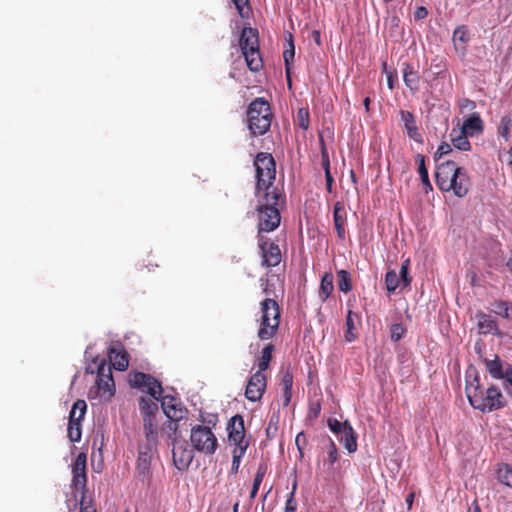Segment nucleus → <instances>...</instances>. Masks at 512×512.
<instances>
[{
  "label": "nucleus",
  "instance_id": "obj_2",
  "mask_svg": "<svg viewBox=\"0 0 512 512\" xmlns=\"http://www.w3.org/2000/svg\"><path fill=\"white\" fill-rule=\"evenodd\" d=\"M473 373L474 376L472 377L470 372H467L465 388L470 405L484 413L503 408L506 401L499 388L492 385L484 390L475 370H473Z\"/></svg>",
  "mask_w": 512,
  "mask_h": 512
},
{
  "label": "nucleus",
  "instance_id": "obj_61",
  "mask_svg": "<svg viewBox=\"0 0 512 512\" xmlns=\"http://www.w3.org/2000/svg\"><path fill=\"white\" fill-rule=\"evenodd\" d=\"M388 86H389L390 89L393 88V80H392V76L391 75L388 76Z\"/></svg>",
  "mask_w": 512,
  "mask_h": 512
},
{
  "label": "nucleus",
  "instance_id": "obj_45",
  "mask_svg": "<svg viewBox=\"0 0 512 512\" xmlns=\"http://www.w3.org/2000/svg\"><path fill=\"white\" fill-rule=\"evenodd\" d=\"M512 126V119L509 116H503L500 120V124L498 127V134L502 136L505 140H508L509 131Z\"/></svg>",
  "mask_w": 512,
  "mask_h": 512
},
{
  "label": "nucleus",
  "instance_id": "obj_47",
  "mask_svg": "<svg viewBox=\"0 0 512 512\" xmlns=\"http://www.w3.org/2000/svg\"><path fill=\"white\" fill-rule=\"evenodd\" d=\"M398 275L402 281L403 287L410 285L411 277L409 276V260L402 262L400 273Z\"/></svg>",
  "mask_w": 512,
  "mask_h": 512
},
{
  "label": "nucleus",
  "instance_id": "obj_18",
  "mask_svg": "<svg viewBox=\"0 0 512 512\" xmlns=\"http://www.w3.org/2000/svg\"><path fill=\"white\" fill-rule=\"evenodd\" d=\"M453 45L456 53L460 57H464L466 54V46L470 41V31L467 26H458L453 32Z\"/></svg>",
  "mask_w": 512,
  "mask_h": 512
},
{
  "label": "nucleus",
  "instance_id": "obj_55",
  "mask_svg": "<svg viewBox=\"0 0 512 512\" xmlns=\"http://www.w3.org/2000/svg\"><path fill=\"white\" fill-rule=\"evenodd\" d=\"M305 443H306L305 434L303 432L298 433L296 436V439H295V444L300 453H302V449H303V446L305 445Z\"/></svg>",
  "mask_w": 512,
  "mask_h": 512
},
{
  "label": "nucleus",
  "instance_id": "obj_23",
  "mask_svg": "<svg viewBox=\"0 0 512 512\" xmlns=\"http://www.w3.org/2000/svg\"><path fill=\"white\" fill-rule=\"evenodd\" d=\"M108 356L113 367L118 371H124L129 365L126 352L122 351L120 348L115 346L110 347Z\"/></svg>",
  "mask_w": 512,
  "mask_h": 512
},
{
  "label": "nucleus",
  "instance_id": "obj_50",
  "mask_svg": "<svg viewBox=\"0 0 512 512\" xmlns=\"http://www.w3.org/2000/svg\"><path fill=\"white\" fill-rule=\"evenodd\" d=\"M406 330L401 324H393L391 326V339L393 341H399L405 334Z\"/></svg>",
  "mask_w": 512,
  "mask_h": 512
},
{
  "label": "nucleus",
  "instance_id": "obj_42",
  "mask_svg": "<svg viewBox=\"0 0 512 512\" xmlns=\"http://www.w3.org/2000/svg\"><path fill=\"white\" fill-rule=\"evenodd\" d=\"M82 430L81 423L68 422V437L71 442H79L81 440Z\"/></svg>",
  "mask_w": 512,
  "mask_h": 512
},
{
  "label": "nucleus",
  "instance_id": "obj_34",
  "mask_svg": "<svg viewBox=\"0 0 512 512\" xmlns=\"http://www.w3.org/2000/svg\"><path fill=\"white\" fill-rule=\"evenodd\" d=\"M492 312L504 318H512V303L498 300L492 304Z\"/></svg>",
  "mask_w": 512,
  "mask_h": 512
},
{
  "label": "nucleus",
  "instance_id": "obj_16",
  "mask_svg": "<svg viewBox=\"0 0 512 512\" xmlns=\"http://www.w3.org/2000/svg\"><path fill=\"white\" fill-rule=\"evenodd\" d=\"M161 406L164 414L173 422H178L184 418L186 410L183 409L174 397L164 396L161 399Z\"/></svg>",
  "mask_w": 512,
  "mask_h": 512
},
{
  "label": "nucleus",
  "instance_id": "obj_54",
  "mask_svg": "<svg viewBox=\"0 0 512 512\" xmlns=\"http://www.w3.org/2000/svg\"><path fill=\"white\" fill-rule=\"evenodd\" d=\"M452 151L451 149V145L450 144H447V143H442L438 149H437V152H436V156L438 157H442L444 155H447L448 153H450Z\"/></svg>",
  "mask_w": 512,
  "mask_h": 512
},
{
  "label": "nucleus",
  "instance_id": "obj_14",
  "mask_svg": "<svg viewBox=\"0 0 512 512\" xmlns=\"http://www.w3.org/2000/svg\"><path fill=\"white\" fill-rule=\"evenodd\" d=\"M448 186L447 190H445L446 192L453 191L458 197L465 196L469 190V179L466 173L461 168H458L451 177V180H448Z\"/></svg>",
  "mask_w": 512,
  "mask_h": 512
},
{
  "label": "nucleus",
  "instance_id": "obj_60",
  "mask_svg": "<svg viewBox=\"0 0 512 512\" xmlns=\"http://www.w3.org/2000/svg\"><path fill=\"white\" fill-rule=\"evenodd\" d=\"M80 512H95V509L89 506H84V503L81 502Z\"/></svg>",
  "mask_w": 512,
  "mask_h": 512
},
{
  "label": "nucleus",
  "instance_id": "obj_46",
  "mask_svg": "<svg viewBox=\"0 0 512 512\" xmlns=\"http://www.w3.org/2000/svg\"><path fill=\"white\" fill-rule=\"evenodd\" d=\"M297 124L303 130L309 127V112L305 108H300L297 113Z\"/></svg>",
  "mask_w": 512,
  "mask_h": 512
},
{
  "label": "nucleus",
  "instance_id": "obj_8",
  "mask_svg": "<svg viewBox=\"0 0 512 512\" xmlns=\"http://www.w3.org/2000/svg\"><path fill=\"white\" fill-rule=\"evenodd\" d=\"M258 247L264 266L275 267L281 262V251L278 244L270 242L264 235H258Z\"/></svg>",
  "mask_w": 512,
  "mask_h": 512
},
{
  "label": "nucleus",
  "instance_id": "obj_56",
  "mask_svg": "<svg viewBox=\"0 0 512 512\" xmlns=\"http://www.w3.org/2000/svg\"><path fill=\"white\" fill-rule=\"evenodd\" d=\"M428 14V11L425 7H419L417 8L416 12H415V19H424Z\"/></svg>",
  "mask_w": 512,
  "mask_h": 512
},
{
  "label": "nucleus",
  "instance_id": "obj_15",
  "mask_svg": "<svg viewBox=\"0 0 512 512\" xmlns=\"http://www.w3.org/2000/svg\"><path fill=\"white\" fill-rule=\"evenodd\" d=\"M72 486L75 490H81L86 485V456L85 454H79L72 466Z\"/></svg>",
  "mask_w": 512,
  "mask_h": 512
},
{
  "label": "nucleus",
  "instance_id": "obj_58",
  "mask_svg": "<svg viewBox=\"0 0 512 512\" xmlns=\"http://www.w3.org/2000/svg\"><path fill=\"white\" fill-rule=\"evenodd\" d=\"M238 11L241 13L243 7L248 3V0H232Z\"/></svg>",
  "mask_w": 512,
  "mask_h": 512
},
{
  "label": "nucleus",
  "instance_id": "obj_36",
  "mask_svg": "<svg viewBox=\"0 0 512 512\" xmlns=\"http://www.w3.org/2000/svg\"><path fill=\"white\" fill-rule=\"evenodd\" d=\"M327 460L324 461V466H327L328 470H332L335 462L338 460V449L332 439H328L327 444Z\"/></svg>",
  "mask_w": 512,
  "mask_h": 512
},
{
  "label": "nucleus",
  "instance_id": "obj_4",
  "mask_svg": "<svg viewBox=\"0 0 512 512\" xmlns=\"http://www.w3.org/2000/svg\"><path fill=\"white\" fill-rule=\"evenodd\" d=\"M239 46L249 69L253 72L259 71L262 67V59L259 53L257 30L251 27L244 28Z\"/></svg>",
  "mask_w": 512,
  "mask_h": 512
},
{
  "label": "nucleus",
  "instance_id": "obj_7",
  "mask_svg": "<svg viewBox=\"0 0 512 512\" xmlns=\"http://www.w3.org/2000/svg\"><path fill=\"white\" fill-rule=\"evenodd\" d=\"M129 384L133 388L147 392L157 401L162 399L163 388L161 383L150 374L134 372L129 376Z\"/></svg>",
  "mask_w": 512,
  "mask_h": 512
},
{
  "label": "nucleus",
  "instance_id": "obj_59",
  "mask_svg": "<svg viewBox=\"0 0 512 512\" xmlns=\"http://www.w3.org/2000/svg\"><path fill=\"white\" fill-rule=\"evenodd\" d=\"M413 500H414V493H409L405 499L406 503H407V506L408 508L410 509L412 507V504H413Z\"/></svg>",
  "mask_w": 512,
  "mask_h": 512
},
{
  "label": "nucleus",
  "instance_id": "obj_41",
  "mask_svg": "<svg viewBox=\"0 0 512 512\" xmlns=\"http://www.w3.org/2000/svg\"><path fill=\"white\" fill-rule=\"evenodd\" d=\"M294 44H293V40H292V35L289 36V41H288V47L285 49V51L283 52V58H284V61H285V65H286V73H287V79H288V82L290 83V76H289V64L291 61H293L294 59Z\"/></svg>",
  "mask_w": 512,
  "mask_h": 512
},
{
  "label": "nucleus",
  "instance_id": "obj_19",
  "mask_svg": "<svg viewBox=\"0 0 512 512\" xmlns=\"http://www.w3.org/2000/svg\"><path fill=\"white\" fill-rule=\"evenodd\" d=\"M475 317L477 319V327L480 334L500 335L497 321L491 315L478 311Z\"/></svg>",
  "mask_w": 512,
  "mask_h": 512
},
{
  "label": "nucleus",
  "instance_id": "obj_27",
  "mask_svg": "<svg viewBox=\"0 0 512 512\" xmlns=\"http://www.w3.org/2000/svg\"><path fill=\"white\" fill-rule=\"evenodd\" d=\"M333 280V274L330 272H327L322 276L319 287V298L321 302H325L332 294L334 290Z\"/></svg>",
  "mask_w": 512,
  "mask_h": 512
},
{
  "label": "nucleus",
  "instance_id": "obj_17",
  "mask_svg": "<svg viewBox=\"0 0 512 512\" xmlns=\"http://www.w3.org/2000/svg\"><path fill=\"white\" fill-rule=\"evenodd\" d=\"M459 167L455 165V162H441L436 167L435 177L436 183L440 190H447L448 180H451L454 172L458 170Z\"/></svg>",
  "mask_w": 512,
  "mask_h": 512
},
{
  "label": "nucleus",
  "instance_id": "obj_32",
  "mask_svg": "<svg viewBox=\"0 0 512 512\" xmlns=\"http://www.w3.org/2000/svg\"><path fill=\"white\" fill-rule=\"evenodd\" d=\"M359 320V316L357 313L349 310L346 316V332H345V340L348 342H352L356 339L355 330V321Z\"/></svg>",
  "mask_w": 512,
  "mask_h": 512
},
{
  "label": "nucleus",
  "instance_id": "obj_9",
  "mask_svg": "<svg viewBox=\"0 0 512 512\" xmlns=\"http://www.w3.org/2000/svg\"><path fill=\"white\" fill-rule=\"evenodd\" d=\"M228 440L233 444L234 448H248V441L245 440V429L243 417L239 414L234 415L227 426Z\"/></svg>",
  "mask_w": 512,
  "mask_h": 512
},
{
  "label": "nucleus",
  "instance_id": "obj_1",
  "mask_svg": "<svg viewBox=\"0 0 512 512\" xmlns=\"http://www.w3.org/2000/svg\"><path fill=\"white\" fill-rule=\"evenodd\" d=\"M256 169L255 196L258 212V235L274 231L280 224L281 193L274 186L276 162H253Z\"/></svg>",
  "mask_w": 512,
  "mask_h": 512
},
{
  "label": "nucleus",
  "instance_id": "obj_12",
  "mask_svg": "<svg viewBox=\"0 0 512 512\" xmlns=\"http://www.w3.org/2000/svg\"><path fill=\"white\" fill-rule=\"evenodd\" d=\"M96 387L101 399L108 400L114 395L115 384L110 369H108V373H105V368L99 367Z\"/></svg>",
  "mask_w": 512,
  "mask_h": 512
},
{
  "label": "nucleus",
  "instance_id": "obj_13",
  "mask_svg": "<svg viewBox=\"0 0 512 512\" xmlns=\"http://www.w3.org/2000/svg\"><path fill=\"white\" fill-rule=\"evenodd\" d=\"M153 446L154 445H146V447L139 449L136 470L142 482H149L151 477L150 466Z\"/></svg>",
  "mask_w": 512,
  "mask_h": 512
},
{
  "label": "nucleus",
  "instance_id": "obj_48",
  "mask_svg": "<svg viewBox=\"0 0 512 512\" xmlns=\"http://www.w3.org/2000/svg\"><path fill=\"white\" fill-rule=\"evenodd\" d=\"M418 173H419L422 183L425 186L426 192L428 190H432V185L429 181L428 170L425 166V162H420L419 167H418Z\"/></svg>",
  "mask_w": 512,
  "mask_h": 512
},
{
  "label": "nucleus",
  "instance_id": "obj_33",
  "mask_svg": "<svg viewBox=\"0 0 512 512\" xmlns=\"http://www.w3.org/2000/svg\"><path fill=\"white\" fill-rule=\"evenodd\" d=\"M405 85L412 91L418 90L419 77L410 65H406L403 72Z\"/></svg>",
  "mask_w": 512,
  "mask_h": 512
},
{
  "label": "nucleus",
  "instance_id": "obj_26",
  "mask_svg": "<svg viewBox=\"0 0 512 512\" xmlns=\"http://www.w3.org/2000/svg\"><path fill=\"white\" fill-rule=\"evenodd\" d=\"M338 440L349 453H353L357 450V436L352 426L348 427L342 434H340L338 436Z\"/></svg>",
  "mask_w": 512,
  "mask_h": 512
},
{
  "label": "nucleus",
  "instance_id": "obj_57",
  "mask_svg": "<svg viewBox=\"0 0 512 512\" xmlns=\"http://www.w3.org/2000/svg\"><path fill=\"white\" fill-rule=\"evenodd\" d=\"M255 160H274L270 153L260 152L257 154Z\"/></svg>",
  "mask_w": 512,
  "mask_h": 512
},
{
  "label": "nucleus",
  "instance_id": "obj_20",
  "mask_svg": "<svg viewBox=\"0 0 512 512\" xmlns=\"http://www.w3.org/2000/svg\"><path fill=\"white\" fill-rule=\"evenodd\" d=\"M485 368L494 379L504 377L507 367H512L508 362L502 361L498 355H494L493 359H484Z\"/></svg>",
  "mask_w": 512,
  "mask_h": 512
},
{
  "label": "nucleus",
  "instance_id": "obj_38",
  "mask_svg": "<svg viewBox=\"0 0 512 512\" xmlns=\"http://www.w3.org/2000/svg\"><path fill=\"white\" fill-rule=\"evenodd\" d=\"M338 288L341 292L348 293L352 289V281L349 272L346 270L338 271Z\"/></svg>",
  "mask_w": 512,
  "mask_h": 512
},
{
  "label": "nucleus",
  "instance_id": "obj_39",
  "mask_svg": "<svg viewBox=\"0 0 512 512\" xmlns=\"http://www.w3.org/2000/svg\"><path fill=\"white\" fill-rule=\"evenodd\" d=\"M247 449L245 447L234 448L232 451V465H231V473L237 474L239 471L241 459L244 456Z\"/></svg>",
  "mask_w": 512,
  "mask_h": 512
},
{
  "label": "nucleus",
  "instance_id": "obj_25",
  "mask_svg": "<svg viewBox=\"0 0 512 512\" xmlns=\"http://www.w3.org/2000/svg\"><path fill=\"white\" fill-rule=\"evenodd\" d=\"M333 220H334V226L337 231L338 238L341 240L345 239V229H344L345 211H344V207L339 202H337L334 205Z\"/></svg>",
  "mask_w": 512,
  "mask_h": 512
},
{
  "label": "nucleus",
  "instance_id": "obj_43",
  "mask_svg": "<svg viewBox=\"0 0 512 512\" xmlns=\"http://www.w3.org/2000/svg\"><path fill=\"white\" fill-rule=\"evenodd\" d=\"M351 424L348 421L340 422L337 419L330 418L328 420V427L338 437L342 434Z\"/></svg>",
  "mask_w": 512,
  "mask_h": 512
},
{
  "label": "nucleus",
  "instance_id": "obj_40",
  "mask_svg": "<svg viewBox=\"0 0 512 512\" xmlns=\"http://www.w3.org/2000/svg\"><path fill=\"white\" fill-rule=\"evenodd\" d=\"M266 473V468L264 466H259L254 477L253 486L250 492V498L254 499L258 493L259 487L263 481V478Z\"/></svg>",
  "mask_w": 512,
  "mask_h": 512
},
{
  "label": "nucleus",
  "instance_id": "obj_31",
  "mask_svg": "<svg viewBox=\"0 0 512 512\" xmlns=\"http://www.w3.org/2000/svg\"><path fill=\"white\" fill-rule=\"evenodd\" d=\"M87 410V404L84 400H77L70 411L69 421L81 423Z\"/></svg>",
  "mask_w": 512,
  "mask_h": 512
},
{
  "label": "nucleus",
  "instance_id": "obj_62",
  "mask_svg": "<svg viewBox=\"0 0 512 512\" xmlns=\"http://www.w3.org/2000/svg\"><path fill=\"white\" fill-rule=\"evenodd\" d=\"M315 34V41L319 44L320 43V34L319 32H314Z\"/></svg>",
  "mask_w": 512,
  "mask_h": 512
},
{
  "label": "nucleus",
  "instance_id": "obj_21",
  "mask_svg": "<svg viewBox=\"0 0 512 512\" xmlns=\"http://www.w3.org/2000/svg\"><path fill=\"white\" fill-rule=\"evenodd\" d=\"M469 136H474L482 132L483 121L480 115L476 112L472 113L467 119L464 120L460 129Z\"/></svg>",
  "mask_w": 512,
  "mask_h": 512
},
{
  "label": "nucleus",
  "instance_id": "obj_24",
  "mask_svg": "<svg viewBox=\"0 0 512 512\" xmlns=\"http://www.w3.org/2000/svg\"><path fill=\"white\" fill-rule=\"evenodd\" d=\"M400 115H401V120L404 124V128L406 129L407 131V134L408 136L417 141V142H420L421 141V135L420 133L418 132V128L416 126V121H415V118L413 116L412 113H410L409 111H401L400 112Z\"/></svg>",
  "mask_w": 512,
  "mask_h": 512
},
{
  "label": "nucleus",
  "instance_id": "obj_44",
  "mask_svg": "<svg viewBox=\"0 0 512 512\" xmlns=\"http://www.w3.org/2000/svg\"><path fill=\"white\" fill-rule=\"evenodd\" d=\"M282 384L284 388L285 405H287L291 399V389L293 385V376L291 373L286 372L284 374Z\"/></svg>",
  "mask_w": 512,
  "mask_h": 512
},
{
  "label": "nucleus",
  "instance_id": "obj_11",
  "mask_svg": "<svg viewBox=\"0 0 512 512\" xmlns=\"http://www.w3.org/2000/svg\"><path fill=\"white\" fill-rule=\"evenodd\" d=\"M266 388V377L261 371H256L249 379L245 396L251 402L261 399Z\"/></svg>",
  "mask_w": 512,
  "mask_h": 512
},
{
  "label": "nucleus",
  "instance_id": "obj_37",
  "mask_svg": "<svg viewBox=\"0 0 512 512\" xmlns=\"http://www.w3.org/2000/svg\"><path fill=\"white\" fill-rule=\"evenodd\" d=\"M498 480L507 487L512 488V467L508 464H501L497 470Z\"/></svg>",
  "mask_w": 512,
  "mask_h": 512
},
{
  "label": "nucleus",
  "instance_id": "obj_35",
  "mask_svg": "<svg viewBox=\"0 0 512 512\" xmlns=\"http://www.w3.org/2000/svg\"><path fill=\"white\" fill-rule=\"evenodd\" d=\"M274 350V345L272 344H267L261 351V357L258 361V370L257 371H261V373H263L268 367H269V363L272 359V352Z\"/></svg>",
  "mask_w": 512,
  "mask_h": 512
},
{
  "label": "nucleus",
  "instance_id": "obj_29",
  "mask_svg": "<svg viewBox=\"0 0 512 512\" xmlns=\"http://www.w3.org/2000/svg\"><path fill=\"white\" fill-rule=\"evenodd\" d=\"M139 409L142 417H156L159 407L155 401L141 397L139 400Z\"/></svg>",
  "mask_w": 512,
  "mask_h": 512
},
{
  "label": "nucleus",
  "instance_id": "obj_6",
  "mask_svg": "<svg viewBox=\"0 0 512 512\" xmlns=\"http://www.w3.org/2000/svg\"><path fill=\"white\" fill-rule=\"evenodd\" d=\"M190 442L194 450L205 455H212L216 452L218 441L211 428L202 425L192 427Z\"/></svg>",
  "mask_w": 512,
  "mask_h": 512
},
{
  "label": "nucleus",
  "instance_id": "obj_49",
  "mask_svg": "<svg viewBox=\"0 0 512 512\" xmlns=\"http://www.w3.org/2000/svg\"><path fill=\"white\" fill-rule=\"evenodd\" d=\"M297 484L296 482L293 484L292 491L289 494L288 499L286 500L285 504V512H296L297 509V503L294 499V494L296 491Z\"/></svg>",
  "mask_w": 512,
  "mask_h": 512
},
{
  "label": "nucleus",
  "instance_id": "obj_22",
  "mask_svg": "<svg viewBox=\"0 0 512 512\" xmlns=\"http://www.w3.org/2000/svg\"><path fill=\"white\" fill-rule=\"evenodd\" d=\"M147 445H156L158 439V422L156 417H142Z\"/></svg>",
  "mask_w": 512,
  "mask_h": 512
},
{
  "label": "nucleus",
  "instance_id": "obj_52",
  "mask_svg": "<svg viewBox=\"0 0 512 512\" xmlns=\"http://www.w3.org/2000/svg\"><path fill=\"white\" fill-rule=\"evenodd\" d=\"M459 107L462 111L471 112L476 108V103L468 98H463L459 101Z\"/></svg>",
  "mask_w": 512,
  "mask_h": 512
},
{
  "label": "nucleus",
  "instance_id": "obj_28",
  "mask_svg": "<svg viewBox=\"0 0 512 512\" xmlns=\"http://www.w3.org/2000/svg\"><path fill=\"white\" fill-rule=\"evenodd\" d=\"M468 136L463 131L453 129L450 133V139L452 142V145L461 151H467L470 149V142L468 141Z\"/></svg>",
  "mask_w": 512,
  "mask_h": 512
},
{
  "label": "nucleus",
  "instance_id": "obj_64",
  "mask_svg": "<svg viewBox=\"0 0 512 512\" xmlns=\"http://www.w3.org/2000/svg\"><path fill=\"white\" fill-rule=\"evenodd\" d=\"M507 267L508 269L511 271L512 273V259H510L508 262H507Z\"/></svg>",
  "mask_w": 512,
  "mask_h": 512
},
{
  "label": "nucleus",
  "instance_id": "obj_3",
  "mask_svg": "<svg viewBox=\"0 0 512 512\" xmlns=\"http://www.w3.org/2000/svg\"><path fill=\"white\" fill-rule=\"evenodd\" d=\"M247 117L248 127L252 134H265L271 126L272 119L269 103L263 98L255 99L248 107Z\"/></svg>",
  "mask_w": 512,
  "mask_h": 512
},
{
  "label": "nucleus",
  "instance_id": "obj_63",
  "mask_svg": "<svg viewBox=\"0 0 512 512\" xmlns=\"http://www.w3.org/2000/svg\"><path fill=\"white\" fill-rule=\"evenodd\" d=\"M369 103H370V99H369L368 97H367V98H365V99H364V105H365L366 109H368V107H369Z\"/></svg>",
  "mask_w": 512,
  "mask_h": 512
},
{
  "label": "nucleus",
  "instance_id": "obj_51",
  "mask_svg": "<svg viewBox=\"0 0 512 512\" xmlns=\"http://www.w3.org/2000/svg\"><path fill=\"white\" fill-rule=\"evenodd\" d=\"M501 379L504 380V387L507 392L512 395V367H507V371Z\"/></svg>",
  "mask_w": 512,
  "mask_h": 512
},
{
  "label": "nucleus",
  "instance_id": "obj_5",
  "mask_svg": "<svg viewBox=\"0 0 512 512\" xmlns=\"http://www.w3.org/2000/svg\"><path fill=\"white\" fill-rule=\"evenodd\" d=\"M279 306L273 299L267 298L261 302V320L258 337L261 340L271 339L279 327Z\"/></svg>",
  "mask_w": 512,
  "mask_h": 512
},
{
  "label": "nucleus",
  "instance_id": "obj_10",
  "mask_svg": "<svg viewBox=\"0 0 512 512\" xmlns=\"http://www.w3.org/2000/svg\"><path fill=\"white\" fill-rule=\"evenodd\" d=\"M173 462L178 470H185L191 464L194 454L186 442L176 441L172 449Z\"/></svg>",
  "mask_w": 512,
  "mask_h": 512
},
{
  "label": "nucleus",
  "instance_id": "obj_30",
  "mask_svg": "<svg viewBox=\"0 0 512 512\" xmlns=\"http://www.w3.org/2000/svg\"><path fill=\"white\" fill-rule=\"evenodd\" d=\"M385 286H386V289L388 291V293H394L396 291V289L400 288V289H403V284H402V281L398 275V273H396L395 270H389L387 271L386 275H385Z\"/></svg>",
  "mask_w": 512,
  "mask_h": 512
},
{
  "label": "nucleus",
  "instance_id": "obj_53",
  "mask_svg": "<svg viewBox=\"0 0 512 512\" xmlns=\"http://www.w3.org/2000/svg\"><path fill=\"white\" fill-rule=\"evenodd\" d=\"M322 164H323V169L325 171V176H326V182H327L328 190L330 191L331 190V185H332V182H333V178H332L331 173H330V162H322Z\"/></svg>",
  "mask_w": 512,
  "mask_h": 512
}]
</instances>
